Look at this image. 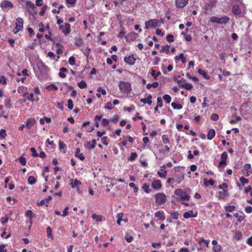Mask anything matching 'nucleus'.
I'll use <instances>...</instances> for the list:
<instances>
[{
  "mask_svg": "<svg viewBox=\"0 0 252 252\" xmlns=\"http://www.w3.org/2000/svg\"><path fill=\"white\" fill-rule=\"evenodd\" d=\"M218 188L220 189L218 192V198L219 200H224L225 198L229 195L228 185L223 183L218 186Z\"/></svg>",
  "mask_w": 252,
  "mask_h": 252,
  "instance_id": "obj_1",
  "label": "nucleus"
},
{
  "mask_svg": "<svg viewBox=\"0 0 252 252\" xmlns=\"http://www.w3.org/2000/svg\"><path fill=\"white\" fill-rule=\"evenodd\" d=\"M118 86L122 93L128 94L132 90L131 85L130 83L121 81L119 82Z\"/></svg>",
  "mask_w": 252,
  "mask_h": 252,
  "instance_id": "obj_2",
  "label": "nucleus"
},
{
  "mask_svg": "<svg viewBox=\"0 0 252 252\" xmlns=\"http://www.w3.org/2000/svg\"><path fill=\"white\" fill-rule=\"evenodd\" d=\"M174 194L176 196L179 197V201H189L190 198V195L188 194L185 190H183L181 189H175L174 191Z\"/></svg>",
  "mask_w": 252,
  "mask_h": 252,
  "instance_id": "obj_3",
  "label": "nucleus"
},
{
  "mask_svg": "<svg viewBox=\"0 0 252 252\" xmlns=\"http://www.w3.org/2000/svg\"><path fill=\"white\" fill-rule=\"evenodd\" d=\"M230 21L229 17L223 16L220 18H218L216 16H212L210 19V21L213 23H217L218 24H227Z\"/></svg>",
  "mask_w": 252,
  "mask_h": 252,
  "instance_id": "obj_4",
  "label": "nucleus"
},
{
  "mask_svg": "<svg viewBox=\"0 0 252 252\" xmlns=\"http://www.w3.org/2000/svg\"><path fill=\"white\" fill-rule=\"evenodd\" d=\"M145 29L156 28L160 26L159 21L156 19H153L146 21L145 23Z\"/></svg>",
  "mask_w": 252,
  "mask_h": 252,
  "instance_id": "obj_5",
  "label": "nucleus"
},
{
  "mask_svg": "<svg viewBox=\"0 0 252 252\" xmlns=\"http://www.w3.org/2000/svg\"><path fill=\"white\" fill-rule=\"evenodd\" d=\"M16 21L15 27L12 31L15 34L23 30L24 24V21L21 17H18L16 18Z\"/></svg>",
  "mask_w": 252,
  "mask_h": 252,
  "instance_id": "obj_6",
  "label": "nucleus"
},
{
  "mask_svg": "<svg viewBox=\"0 0 252 252\" xmlns=\"http://www.w3.org/2000/svg\"><path fill=\"white\" fill-rule=\"evenodd\" d=\"M156 202L158 205H161L165 203L166 196L163 193H158L155 195Z\"/></svg>",
  "mask_w": 252,
  "mask_h": 252,
  "instance_id": "obj_7",
  "label": "nucleus"
},
{
  "mask_svg": "<svg viewBox=\"0 0 252 252\" xmlns=\"http://www.w3.org/2000/svg\"><path fill=\"white\" fill-rule=\"evenodd\" d=\"M59 29L62 31L65 35L69 34L71 32L70 25L69 23H65L64 25H60L59 26Z\"/></svg>",
  "mask_w": 252,
  "mask_h": 252,
  "instance_id": "obj_8",
  "label": "nucleus"
},
{
  "mask_svg": "<svg viewBox=\"0 0 252 252\" xmlns=\"http://www.w3.org/2000/svg\"><path fill=\"white\" fill-rule=\"evenodd\" d=\"M221 160L219 162V166L224 167L226 165V159L227 158V154L226 152H223L221 155Z\"/></svg>",
  "mask_w": 252,
  "mask_h": 252,
  "instance_id": "obj_9",
  "label": "nucleus"
},
{
  "mask_svg": "<svg viewBox=\"0 0 252 252\" xmlns=\"http://www.w3.org/2000/svg\"><path fill=\"white\" fill-rule=\"evenodd\" d=\"M124 61L130 65H132L135 63L136 59L134 57L133 54L130 55L124 58Z\"/></svg>",
  "mask_w": 252,
  "mask_h": 252,
  "instance_id": "obj_10",
  "label": "nucleus"
},
{
  "mask_svg": "<svg viewBox=\"0 0 252 252\" xmlns=\"http://www.w3.org/2000/svg\"><path fill=\"white\" fill-rule=\"evenodd\" d=\"M189 0H176L175 5L177 8H182L185 7L188 3Z\"/></svg>",
  "mask_w": 252,
  "mask_h": 252,
  "instance_id": "obj_11",
  "label": "nucleus"
},
{
  "mask_svg": "<svg viewBox=\"0 0 252 252\" xmlns=\"http://www.w3.org/2000/svg\"><path fill=\"white\" fill-rule=\"evenodd\" d=\"M0 6L2 8H12L14 7V5L12 2L8 0H3L1 1L0 4Z\"/></svg>",
  "mask_w": 252,
  "mask_h": 252,
  "instance_id": "obj_12",
  "label": "nucleus"
},
{
  "mask_svg": "<svg viewBox=\"0 0 252 252\" xmlns=\"http://www.w3.org/2000/svg\"><path fill=\"white\" fill-rule=\"evenodd\" d=\"M234 216L236 218L237 221L239 222H241L243 221L246 217L245 214L242 212H240L239 213H235Z\"/></svg>",
  "mask_w": 252,
  "mask_h": 252,
  "instance_id": "obj_13",
  "label": "nucleus"
},
{
  "mask_svg": "<svg viewBox=\"0 0 252 252\" xmlns=\"http://www.w3.org/2000/svg\"><path fill=\"white\" fill-rule=\"evenodd\" d=\"M151 186L154 189H160L162 187V185L159 180H156L152 183Z\"/></svg>",
  "mask_w": 252,
  "mask_h": 252,
  "instance_id": "obj_14",
  "label": "nucleus"
},
{
  "mask_svg": "<svg viewBox=\"0 0 252 252\" xmlns=\"http://www.w3.org/2000/svg\"><path fill=\"white\" fill-rule=\"evenodd\" d=\"M197 216V213L195 214H193L192 210H190L188 212H186L183 215V217L185 219H189L190 218H195Z\"/></svg>",
  "mask_w": 252,
  "mask_h": 252,
  "instance_id": "obj_15",
  "label": "nucleus"
},
{
  "mask_svg": "<svg viewBox=\"0 0 252 252\" xmlns=\"http://www.w3.org/2000/svg\"><path fill=\"white\" fill-rule=\"evenodd\" d=\"M137 36V34L134 32H129L125 38L126 41L134 40Z\"/></svg>",
  "mask_w": 252,
  "mask_h": 252,
  "instance_id": "obj_16",
  "label": "nucleus"
},
{
  "mask_svg": "<svg viewBox=\"0 0 252 252\" xmlns=\"http://www.w3.org/2000/svg\"><path fill=\"white\" fill-rule=\"evenodd\" d=\"M36 121L34 118H29L27 120V123L26 124V127L28 129L31 128L33 125L35 124Z\"/></svg>",
  "mask_w": 252,
  "mask_h": 252,
  "instance_id": "obj_17",
  "label": "nucleus"
},
{
  "mask_svg": "<svg viewBox=\"0 0 252 252\" xmlns=\"http://www.w3.org/2000/svg\"><path fill=\"white\" fill-rule=\"evenodd\" d=\"M152 98V95L151 94H149L147 98H141L140 99V101L144 104H148L150 105L152 103V101L151 100Z\"/></svg>",
  "mask_w": 252,
  "mask_h": 252,
  "instance_id": "obj_18",
  "label": "nucleus"
},
{
  "mask_svg": "<svg viewBox=\"0 0 252 252\" xmlns=\"http://www.w3.org/2000/svg\"><path fill=\"white\" fill-rule=\"evenodd\" d=\"M243 168L246 171L245 174L246 176L248 177L250 174H252V171L250 170L252 168L251 165L250 163H246L244 164Z\"/></svg>",
  "mask_w": 252,
  "mask_h": 252,
  "instance_id": "obj_19",
  "label": "nucleus"
},
{
  "mask_svg": "<svg viewBox=\"0 0 252 252\" xmlns=\"http://www.w3.org/2000/svg\"><path fill=\"white\" fill-rule=\"evenodd\" d=\"M232 12L236 15H239L241 13V9L237 4L234 5L232 6Z\"/></svg>",
  "mask_w": 252,
  "mask_h": 252,
  "instance_id": "obj_20",
  "label": "nucleus"
},
{
  "mask_svg": "<svg viewBox=\"0 0 252 252\" xmlns=\"http://www.w3.org/2000/svg\"><path fill=\"white\" fill-rule=\"evenodd\" d=\"M81 185V182L77 179L70 181V185L72 188H78Z\"/></svg>",
  "mask_w": 252,
  "mask_h": 252,
  "instance_id": "obj_21",
  "label": "nucleus"
},
{
  "mask_svg": "<svg viewBox=\"0 0 252 252\" xmlns=\"http://www.w3.org/2000/svg\"><path fill=\"white\" fill-rule=\"evenodd\" d=\"M155 217L159 218L160 220L163 221L165 219L164 212L162 211H158L155 213Z\"/></svg>",
  "mask_w": 252,
  "mask_h": 252,
  "instance_id": "obj_22",
  "label": "nucleus"
},
{
  "mask_svg": "<svg viewBox=\"0 0 252 252\" xmlns=\"http://www.w3.org/2000/svg\"><path fill=\"white\" fill-rule=\"evenodd\" d=\"M75 156L77 158H78L81 160H83L85 159V157L84 156L83 153H80V149L79 148H77L76 149Z\"/></svg>",
  "mask_w": 252,
  "mask_h": 252,
  "instance_id": "obj_23",
  "label": "nucleus"
},
{
  "mask_svg": "<svg viewBox=\"0 0 252 252\" xmlns=\"http://www.w3.org/2000/svg\"><path fill=\"white\" fill-rule=\"evenodd\" d=\"M185 178V175L184 174H181L179 175H176L174 178V182H176L177 184L180 183Z\"/></svg>",
  "mask_w": 252,
  "mask_h": 252,
  "instance_id": "obj_24",
  "label": "nucleus"
},
{
  "mask_svg": "<svg viewBox=\"0 0 252 252\" xmlns=\"http://www.w3.org/2000/svg\"><path fill=\"white\" fill-rule=\"evenodd\" d=\"M96 145V140L95 139L93 140L92 141H88L87 142L86 147L88 149H94Z\"/></svg>",
  "mask_w": 252,
  "mask_h": 252,
  "instance_id": "obj_25",
  "label": "nucleus"
},
{
  "mask_svg": "<svg viewBox=\"0 0 252 252\" xmlns=\"http://www.w3.org/2000/svg\"><path fill=\"white\" fill-rule=\"evenodd\" d=\"M198 72L199 74L202 75L204 78L208 80L210 78V76L207 74L206 71L202 69L201 68L198 69Z\"/></svg>",
  "mask_w": 252,
  "mask_h": 252,
  "instance_id": "obj_26",
  "label": "nucleus"
},
{
  "mask_svg": "<svg viewBox=\"0 0 252 252\" xmlns=\"http://www.w3.org/2000/svg\"><path fill=\"white\" fill-rule=\"evenodd\" d=\"M26 7L28 10H33L35 8V6L33 3L30 0H27L26 3Z\"/></svg>",
  "mask_w": 252,
  "mask_h": 252,
  "instance_id": "obj_27",
  "label": "nucleus"
},
{
  "mask_svg": "<svg viewBox=\"0 0 252 252\" xmlns=\"http://www.w3.org/2000/svg\"><path fill=\"white\" fill-rule=\"evenodd\" d=\"M216 132L214 129H211L208 132L207 138L209 140H212L215 136Z\"/></svg>",
  "mask_w": 252,
  "mask_h": 252,
  "instance_id": "obj_28",
  "label": "nucleus"
},
{
  "mask_svg": "<svg viewBox=\"0 0 252 252\" xmlns=\"http://www.w3.org/2000/svg\"><path fill=\"white\" fill-rule=\"evenodd\" d=\"M67 71V69L64 67H61L60 69V72L59 73V76L62 78H64L66 77V75L64 73L66 72Z\"/></svg>",
  "mask_w": 252,
  "mask_h": 252,
  "instance_id": "obj_29",
  "label": "nucleus"
},
{
  "mask_svg": "<svg viewBox=\"0 0 252 252\" xmlns=\"http://www.w3.org/2000/svg\"><path fill=\"white\" fill-rule=\"evenodd\" d=\"M209 242H210V241L208 240H205V239H201L199 240V241L198 242V244L200 245H201V246H203V248L204 247H208V245H209Z\"/></svg>",
  "mask_w": 252,
  "mask_h": 252,
  "instance_id": "obj_30",
  "label": "nucleus"
},
{
  "mask_svg": "<svg viewBox=\"0 0 252 252\" xmlns=\"http://www.w3.org/2000/svg\"><path fill=\"white\" fill-rule=\"evenodd\" d=\"M59 147L60 151L63 153L66 152V149H65L66 147V144L62 140H59Z\"/></svg>",
  "mask_w": 252,
  "mask_h": 252,
  "instance_id": "obj_31",
  "label": "nucleus"
},
{
  "mask_svg": "<svg viewBox=\"0 0 252 252\" xmlns=\"http://www.w3.org/2000/svg\"><path fill=\"white\" fill-rule=\"evenodd\" d=\"M167 174V172L165 170H163V169H161V172L160 171L158 172V175L161 178L165 179L166 178Z\"/></svg>",
  "mask_w": 252,
  "mask_h": 252,
  "instance_id": "obj_32",
  "label": "nucleus"
},
{
  "mask_svg": "<svg viewBox=\"0 0 252 252\" xmlns=\"http://www.w3.org/2000/svg\"><path fill=\"white\" fill-rule=\"evenodd\" d=\"M243 236L242 233L240 231H237L235 233L233 238L236 241L240 240Z\"/></svg>",
  "mask_w": 252,
  "mask_h": 252,
  "instance_id": "obj_33",
  "label": "nucleus"
},
{
  "mask_svg": "<svg viewBox=\"0 0 252 252\" xmlns=\"http://www.w3.org/2000/svg\"><path fill=\"white\" fill-rule=\"evenodd\" d=\"M236 207L234 205H229V206H225L224 207V210L225 212L231 213L234 211Z\"/></svg>",
  "mask_w": 252,
  "mask_h": 252,
  "instance_id": "obj_34",
  "label": "nucleus"
},
{
  "mask_svg": "<svg viewBox=\"0 0 252 252\" xmlns=\"http://www.w3.org/2000/svg\"><path fill=\"white\" fill-rule=\"evenodd\" d=\"M175 59V60H179V59H181L182 62L184 63H185L187 61L186 58L184 56L183 53H181L178 56H176Z\"/></svg>",
  "mask_w": 252,
  "mask_h": 252,
  "instance_id": "obj_35",
  "label": "nucleus"
},
{
  "mask_svg": "<svg viewBox=\"0 0 252 252\" xmlns=\"http://www.w3.org/2000/svg\"><path fill=\"white\" fill-rule=\"evenodd\" d=\"M151 75L153 77L154 79L156 80L158 76L161 74L160 71L157 72L156 70L153 69L151 72Z\"/></svg>",
  "mask_w": 252,
  "mask_h": 252,
  "instance_id": "obj_36",
  "label": "nucleus"
},
{
  "mask_svg": "<svg viewBox=\"0 0 252 252\" xmlns=\"http://www.w3.org/2000/svg\"><path fill=\"white\" fill-rule=\"evenodd\" d=\"M46 232L47 233V236L48 238L53 239V236L52 234V230L50 226H48V227L46 228Z\"/></svg>",
  "mask_w": 252,
  "mask_h": 252,
  "instance_id": "obj_37",
  "label": "nucleus"
},
{
  "mask_svg": "<svg viewBox=\"0 0 252 252\" xmlns=\"http://www.w3.org/2000/svg\"><path fill=\"white\" fill-rule=\"evenodd\" d=\"M123 213H119L117 214L116 218L117 219V223L119 225H121V222L122 221V219L123 217Z\"/></svg>",
  "mask_w": 252,
  "mask_h": 252,
  "instance_id": "obj_38",
  "label": "nucleus"
},
{
  "mask_svg": "<svg viewBox=\"0 0 252 252\" xmlns=\"http://www.w3.org/2000/svg\"><path fill=\"white\" fill-rule=\"evenodd\" d=\"M169 48H170V46H169V45H166L165 46H164L161 49L160 52H161V53L165 52L166 54H169Z\"/></svg>",
  "mask_w": 252,
  "mask_h": 252,
  "instance_id": "obj_39",
  "label": "nucleus"
},
{
  "mask_svg": "<svg viewBox=\"0 0 252 252\" xmlns=\"http://www.w3.org/2000/svg\"><path fill=\"white\" fill-rule=\"evenodd\" d=\"M171 106L174 109H177L180 110L183 107V106L180 104H178L176 102H172L171 103Z\"/></svg>",
  "mask_w": 252,
  "mask_h": 252,
  "instance_id": "obj_40",
  "label": "nucleus"
},
{
  "mask_svg": "<svg viewBox=\"0 0 252 252\" xmlns=\"http://www.w3.org/2000/svg\"><path fill=\"white\" fill-rule=\"evenodd\" d=\"M27 89L26 87L24 86H20L18 87V89H17V91L18 92V93H25L24 94V95H25L26 94V91H27Z\"/></svg>",
  "mask_w": 252,
  "mask_h": 252,
  "instance_id": "obj_41",
  "label": "nucleus"
},
{
  "mask_svg": "<svg viewBox=\"0 0 252 252\" xmlns=\"http://www.w3.org/2000/svg\"><path fill=\"white\" fill-rule=\"evenodd\" d=\"M142 188L143 189L144 191L147 193H149L151 191V189L149 188V185H148L146 183H144L143 184Z\"/></svg>",
  "mask_w": 252,
  "mask_h": 252,
  "instance_id": "obj_42",
  "label": "nucleus"
},
{
  "mask_svg": "<svg viewBox=\"0 0 252 252\" xmlns=\"http://www.w3.org/2000/svg\"><path fill=\"white\" fill-rule=\"evenodd\" d=\"M182 88H184L187 90H190L193 88V85L191 83H185L184 85H182Z\"/></svg>",
  "mask_w": 252,
  "mask_h": 252,
  "instance_id": "obj_43",
  "label": "nucleus"
},
{
  "mask_svg": "<svg viewBox=\"0 0 252 252\" xmlns=\"http://www.w3.org/2000/svg\"><path fill=\"white\" fill-rule=\"evenodd\" d=\"M83 44V40L80 38L75 39V45L78 47H80Z\"/></svg>",
  "mask_w": 252,
  "mask_h": 252,
  "instance_id": "obj_44",
  "label": "nucleus"
},
{
  "mask_svg": "<svg viewBox=\"0 0 252 252\" xmlns=\"http://www.w3.org/2000/svg\"><path fill=\"white\" fill-rule=\"evenodd\" d=\"M26 216L31 220L35 217V215L32 212L31 210L27 211L26 212Z\"/></svg>",
  "mask_w": 252,
  "mask_h": 252,
  "instance_id": "obj_45",
  "label": "nucleus"
},
{
  "mask_svg": "<svg viewBox=\"0 0 252 252\" xmlns=\"http://www.w3.org/2000/svg\"><path fill=\"white\" fill-rule=\"evenodd\" d=\"M4 104L5 106L8 108L10 109L11 107V100L9 98H6L4 100Z\"/></svg>",
  "mask_w": 252,
  "mask_h": 252,
  "instance_id": "obj_46",
  "label": "nucleus"
},
{
  "mask_svg": "<svg viewBox=\"0 0 252 252\" xmlns=\"http://www.w3.org/2000/svg\"><path fill=\"white\" fill-rule=\"evenodd\" d=\"M92 218L95 220L96 221L100 222L102 220V217L100 215H98L95 214L92 215Z\"/></svg>",
  "mask_w": 252,
  "mask_h": 252,
  "instance_id": "obj_47",
  "label": "nucleus"
},
{
  "mask_svg": "<svg viewBox=\"0 0 252 252\" xmlns=\"http://www.w3.org/2000/svg\"><path fill=\"white\" fill-rule=\"evenodd\" d=\"M78 86L80 89H84L87 87V83L86 81L82 80L81 82L78 83Z\"/></svg>",
  "mask_w": 252,
  "mask_h": 252,
  "instance_id": "obj_48",
  "label": "nucleus"
},
{
  "mask_svg": "<svg viewBox=\"0 0 252 252\" xmlns=\"http://www.w3.org/2000/svg\"><path fill=\"white\" fill-rule=\"evenodd\" d=\"M47 90H54L56 91L58 89L57 86L53 84H50L48 86L46 87Z\"/></svg>",
  "mask_w": 252,
  "mask_h": 252,
  "instance_id": "obj_49",
  "label": "nucleus"
},
{
  "mask_svg": "<svg viewBox=\"0 0 252 252\" xmlns=\"http://www.w3.org/2000/svg\"><path fill=\"white\" fill-rule=\"evenodd\" d=\"M204 184L206 186H208L209 185L211 186H214L215 184V181L212 179H210L208 182H207V179H204Z\"/></svg>",
  "mask_w": 252,
  "mask_h": 252,
  "instance_id": "obj_50",
  "label": "nucleus"
},
{
  "mask_svg": "<svg viewBox=\"0 0 252 252\" xmlns=\"http://www.w3.org/2000/svg\"><path fill=\"white\" fill-rule=\"evenodd\" d=\"M241 120V118L240 116H236L234 117V119H231L230 121V123L231 124H234L236 123L237 121H240Z\"/></svg>",
  "mask_w": 252,
  "mask_h": 252,
  "instance_id": "obj_51",
  "label": "nucleus"
},
{
  "mask_svg": "<svg viewBox=\"0 0 252 252\" xmlns=\"http://www.w3.org/2000/svg\"><path fill=\"white\" fill-rule=\"evenodd\" d=\"M163 98L164 100L166 102V103H169L171 100V96L168 94H165L163 96Z\"/></svg>",
  "mask_w": 252,
  "mask_h": 252,
  "instance_id": "obj_52",
  "label": "nucleus"
},
{
  "mask_svg": "<svg viewBox=\"0 0 252 252\" xmlns=\"http://www.w3.org/2000/svg\"><path fill=\"white\" fill-rule=\"evenodd\" d=\"M162 140L164 144H169L170 143L168 135H163L161 137Z\"/></svg>",
  "mask_w": 252,
  "mask_h": 252,
  "instance_id": "obj_53",
  "label": "nucleus"
},
{
  "mask_svg": "<svg viewBox=\"0 0 252 252\" xmlns=\"http://www.w3.org/2000/svg\"><path fill=\"white\" fill-rule=\"evenodd\" d=\"M166 39L169 42H172L174 40V36L171 34H168L166 36Z\"/></svg>",
  "mask_w": 252,
  "mask_h": 252,
  "instance_id": "obj_54",
  "label": "nucleus"
},
{
  "mask_svg": "<svg viewBox=\"0 0 252 252\" xmlns=\"http://www.w3.org/2000/svg\"><path fill=\"white\" fill-rule=\"evenodd\" d=\"M108 141H109V139L107 136H104V137H102L101 139V143L105 145H108Z\"/></svg>",
  "mask_w": 252,
  "mask_h": 252,
  "instance_id": "obj_55",
  "label": "nucleus"
},
{
  "mask_svg": "<svg viewBox=\"0 0 252 252\" xmlns=\"http://www.w3.org/2000/svg\"><path fill=\"white\" fill-rule=\"evenodd\" d=\"M221 250V247L220 245H217L213 247V251L215 252H220Z\"/></svg>",
  "mask_w": 252,
  "mask_h": 252,
  "instance_id": "obj_56",
  "label": "nucleus"
},
{
  "mask_svg": "<svg viewBox=\"0 0 252 252\" xmlns=\"http://www.w3.org/2000/svg\"><path fill=\"white\" fill-rule=\"evenodd\" d=\"M29 183L31 185H33L36 182V179L33 176H30L28 179Z\"/></svg>",
  "mask_w": 252,
  "mask_h": 252,
  "instance_id": "obj_57",
  "label": "nucleus"
},
{
  "mask_svg": "<svg viewBox=\"0 0 252 252\" xmlns=\"http://www.w3.org/2000/svg\"><path fill=\"white\" fill-rule=\"evenodd\" d=\"M210 119L212 121H217L219 120V116L217 114L214 113L211 115Z\"/></svg>",
  "mask_w": 252,
  "mask_h": 252,
  "instance_id": "obj_58",
  "label": "nucleus"
},
{
  "mask_svg": "<svg viewBox=\"0 0 252 252\" xmlns=\"http://www.w3.org/2000/svg\"><path fill=\"white\" fill-rule=\"evenodd\" d=\"M240 181L243 185L247 184L249 183V180L244 178V177H241L240 178Z\"/></svg>",
  "mask_w": 252,
  "mask_h": 252,
  "instance_id": "obj_59",
  "label": "nucleus"
},
{
  "mask_svg": "<svg viewBox=\"0 0 252 252\" xmlns=\"http://www.w3.org/2000/svg\"><path fill=\"white\" fill-rule=\"evenodd\" d=\"M67 107L70 110H72L73 108V101L71 99L67 100Z\"/></svg>",
  "mask_w": 252,
  "mask_h": 252,
  "instance_id": "obj_60",
  "label": "nucleus"
},
{
  "mask_svg": "<svg viewBox=\"0 0 252 252\" xmlns=\"http://www.w3.org/2000/svg\"><path fill=\"white\" fill-rule=\"evenodd\" d=\"M68 63L70 65H73L75 63V59L73 56H71L68 59Z\"/></svg>",
  "mask_w": 252,
  "mask_h": 252,
  "instance_id": "obj_61",
  "label": "nucleus"
},
{
  "mask_svg": "<svg viewBox=\"0 0 252 252\" xmlns=\"http://www.w3.org/2000/svg\"><path fill=\"white\" fill-rule=\"evenodd\" d=\"M179 213L177 211L174 212L171 214L172 219L177 220L178 219Z\"/></svg>",
  "mask_w": 252,
  "mask_h": 252,
  "instance_id": "obj_62",
  "label": "nucleus"
},
{
  "mask_svg": "<svg viewBox=\"0 0 252 252\" xmlns=\"http://www.w3.org/2000/svg\"><path fill=\"white\" fill-rule=\"evenodd\" d=\"M137 154L135 152H132L130 154V156L129 158V160H131V161H133L134 159H135V158H137Z\"/></svg>",
  "mask_w": 252,
  "mask_h": 252,
  "instance_id": "obj_63",
  "label": "nucleus"
},
{
  "mask_svg": "<svg viewBox=\"0 0 252 252\" xmlns=\"http://www.w3.org/2000/svg\"><path fill=\"white\" fill-rule=\"evenodd\" d=\"M47 9V6L46 5H44L39 12L40 16H43L44 15L45 12Z\"/></svg>",
  "mask_w": 252,
  "mask_h": 252,
  "instance_id": "obj_64",
  "label": "nucleus"
}]
</instances>
